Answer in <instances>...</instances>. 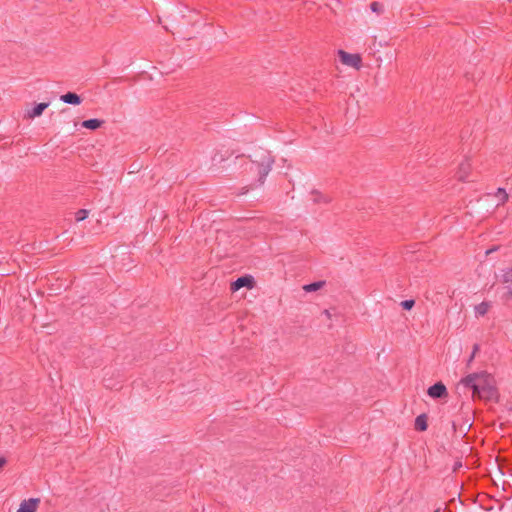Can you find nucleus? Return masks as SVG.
<instances>
[{"label": "nucleus", "mask_w": 512, "mask_h": 512, "mask_svg": "<svg viewBox=\"0 0 512 512\" xmlns=\"http://www.w3.org/2000/svg\"><path fill=\"white\" fill-rule=\"evenodd\" d=\"M461 383L480 399L492 400L497 397L494 377L486 371L471 373L464 377Z\"/></svg>", "instance_id": "obj_1"}, {"label": "nucleus", "mask_w": 512, "mask_h": 512, "mask_svg": "<svg viewBox=\"0 0 512 512\" xmlns=\"http://www.w3.org/2000/svg\"><path fill=\"white\" fill-rule=\"evenodd\" d=\"M49 106V103H38L31 110H28L26 113V117L29 119H33L42 115L44 110Z\"/></svg>", "instance_id": "obj_9"}, {"label": "nucleus", "mask_w": 512, "mask_h": 512, "mask_svg": "<svg viewBox=\"0 0 512 512\" xmlns=\"http://www.w3.org/2000/svg\"><path fill=\"white\" fill-rule=\"evenodd\" d=\"M338 55L342 64L355 69H360L362 59L359 54H350L344 50H339Z\"/></svg>", "instance_id": "obj_3"}, {"label": "nucleus", "mask_w": 512, "mask_h": 512, "mask_svg": "<svg viewBox=\"0 0 512 512\" xmlns=\"http://www.w3.org/2000/svg\"><path fill=\"white\" fill-rule=\"evenodd\" d=\"M40 500L38 498H30L22 501L17 512H35Z\"/></svg>", "instance_id": "obj_6"}, {"label": "nucleus", "mask_w": 512, "mask_h": 512, "mask_svg": "<svg viewBox=\"0 0 512 512\" xmlns=\"http://www.w3.org/2000/svg\"><path fill=\"white\" fill-rule=\"evenodd\" d=\"M400 305L404 310H410L415 305V301L413 299L404 300Z\"/></svg>", "instance_id": "obj_18"}, {"label": "nucleus", "mask_w": 512, "mask_h": 512, "mask_svg": "<svg viewBox=\"0 0 512 512\" xmlns=\"http://www.w3.org/2000/svg\"><path fill=\"white\" fill-rule=\"evenodd\" d=\"M323 314H324L327 318H330V317H331V313H330V311H329V310H327V309L323 311Z\"/></svg>", "instance_id": "obj_22"}, {"label": "nucleus", "mask_w": 512, "mask_h": 512, "mask_svg": "<svg viewBox=\"0 0 512 512\" xmlns=\"http://www.w3.org/2000/svg\"><path fill=\"white\" fill-rule=\"evenodd\" d=\"M489 308H490V303L486 302V301H483L480 304L476 305L475 306L476 316H484L489 311Z\"/></svg>", "instance_id": "obj_13"}, {"label": "nucleus", "mask_w": 512, "mask_h": 512, "mask_svg": "<svg viewBox=\"0 0 512 512\" xmlns=\"http://www.w3.org/2000/svg\"><path fill=\"white\" fill-rule=\"evenodd\" d=\"M428 427L427 423V415L426 414H420L415 419V429L417 431L423 432L426 431Z\"/></svg>", "instance_id": "obj_11"}, {"label": "nucleus", "mask_w": 512, "mask_h": 512, "mask_svg": "<svg viewBox=\"0 0 512 512\" xmlns=\"http://www.w3.org/2000/svg\"><path fill=\"white\" fill-rule=\"evenodd\" d=\"M495 250H496V248H492V249L487 250V252H486V253H487V254H490L491 252H494Z\"/></svg>", "instance_id": "obj_26"}, {"label": "nucleus", "mask_w": 512, "mask_h": 512, "mask_svg": "<svg viewBox=\"0 0 512 512\" xmlns=\"http://www.w3.org/2000/svg\"><path fill=\"white\" fill-rule=\"evenodd\" d=\"M461 466H462V463L461 462H457L455 464L454 470H456L458 467H461Z\"/></svg>", "instance_id": "obj_24"}, {"label": "nucleus", "mask_w": 512, "mask_h": 512, "mask_svg": "<svg viewBox=\"0 0 512 512\" xmlns=\"http://www.w3.org/2000/svg\"><path fill=\"white\" fill-rule=\"evenodd\" d=\"M311 194L313 196L312 200L314 203H328L330 201L327 196L322 195L320 192L316 190L312 191Z\"/></svg>", "instance_id": "obj_15"}, {"label": "nucleus", "mask_w": 512, "mask_h": 512, "mask_svg": "<svg viewBox=\"0 0 512 512\" xmlns=\"http://www.w3.org/2000/svg\"><path fill=\"white\" fill-rule=\"evenodd\" d=\"M324 285H325L324 281H316V282H312V283L304 285L303 289L306 292H315V291L321 289Z\"/></svg>", "instance_id": "obj_14"}, {"label": "nucleus", "mask_w": 512, "mask_h": 512, "mask_svg": "<svg viewBox=\"0 0 512 512\" xmlns=\"http://www.w3.org/2000/svg\"><path fill=\"white\" fill-rule=\"evenodd\" d=\"M103 124V120L94 118L82 121L81 126L89 130H96L100 128Z\"/></svg>", "instance_id": "obj_10"}, {"label": "nucleus", "mask_w": 512, "mask_h": 512, "mask_svg": "<svg viewBox=\"0 0 512 512\" xmlns=\"http://www.w3.org/2000/svg\"><path fill=\"white\" fill-rule=\"evenodd\" d=\"M89 211L86 209H80L75 214V219L77 222L83 221L88 217Z\"/></svg>", "instance_id": "obj_16"}, {"label": "nucleus", "mask_w": 512, "mask_h": 512, "mask_svg": "<svg viewBox=\"0 0 512 512\" xmlns=\"http://www.w3.org/2000/svg\"><path fill=\"white\" fill-rule=\"evenodd\" d=\"M511 296H512V289H511V288H509V289H508V292H507V297H511Z\"/></svg>", "instance_id": "obj_25"}, {"label": "nucleus", "mask_w": 512, "mask_h": 512, "mask_svg": "<svg viewBox=\"0 0 512 512\" xmlns=\"http://www.w3.org/2000/svg\"><path fill=\"white\" fill-rule=\"evenodd\" d=\"M427 394L433 399H441L448 396V391L442 382H437L428 388Z\"/></svg>", "instance_id": "obj_4"}, {"label": "nucleus", "mask_w": 512, "mask_h": 512, "mask_svg": "<svg viewBox=\"0 0 512 512\" xmlns=\"http://www.w3.org/2000/svg\"><path fill=\"white\" fill-rule=\"evenodd\" d=\"M60 100L71 105H80L82 103V98L75 92H67L61 95Z\"/></svg>", "instance_id": "obj_7"}, {"label": "nucleus", "mask_w": 512, "mask_h": 512, "mask_svg": "<svg viewBox=\"0 0 512 512\" xmlns=\"http://www.w3.org/2000/svg\"><path fill=\"white\" fill-rule=\"evenodd\" d=\"M471 168V164L468 160L463 161L460 163L458 171L456 172V177L459 181H466L469 171Z\"/></svg>", "instance_id": "obj_8"}, {"label": "nucleus", "mask_w": 512, "mask_h": 512, "mask_svg": "<svg viewBox=\"0 0 512 512\" xmlns=\"http://www.w3.org/2000/svg\"><path fill=\"white\" fill-rule=\"evenodd\" d=\"M441 511V508H438L437 510H435L434 512H440Z\"/></svg>", "instance_id": "obj_27"}, {"label": "nucleus", "mask_w": 512, "mask_h": 512, "mask_svg": "<svg viewBox=\"0 0 512 512\" xmlns=\"http://www.w3.org/2000/svg\"><path fill=\"white\" fill-rule=\"evenodd\" d=\"M478 351H479V345H478V344H475V345L473 346V351H472V353H474V354L476 355V353H477Z\"/></svg>", "instance_id": "obj_20"}, {"label": "nucleus", "mask_w": 512, "mask_h": 512, "mask_svg": "<svg viewBox=\"0 0 512 512\" xmlns=\"http://www.w3.org/2000/svg\"><path fill=\"white\" fill-rule=\"evenodd\" d=\"M474 357H475V354L471 353V355H470V357L468 359V365L473 361Z\"/></svg>", "instance_id": "obj_23"}, {"label": "nucleus", "mask_w": 512, "mask_h": 512, "mask_svg": "<svg viewBox=\"0 0 512 512\" xmlns=\"http://www.w3.org/2000/svg\"><path fill=\"white\" fill-rule=\"evenodd\" d=\"M5 463H6V459L4 457H0V468H2Z\"/></svg>", "instance_id": "obj_21"}, {"label": "nucleus", "mask_w": 512, "mask_h": 512, "mask_svg": "<svg viewBox=\"0 0 512 512\" xmlns=\"http://www.w3.org/2000/svg\"><path fill=\"white\" fill-rule=\"evenodd\" d=\"M502 281L504 283L512 282V268L503 271Z\"/></svg>", "instance_id": "obj_17"}, {"label": "nucleus", "mask_w": 512, "mask_h": 512, "mask_svg": "<svg viewBox=\"0 0 512 512\" xmlns=\"http://www.w3.org/2000/svg\"><path fill=\"white\" fill-rule=\"evenodd\" d=\"M494 196L498 199L497 206L505 204L509 199L508 193L504 188L501 187L497 189Z\"/></svg>", "instance_id": "obj_12"}, {"label": "nucleus", "mask_w": 512, "mask_h": 512, "mask_svg": "<svg viewBox=\"0 0 512 512\" xmlns=\"http://www.w3.org/2000/svg\"><path fill=\"white\" fill-rule=\"evenodd\" d=\"M251 157V161L253 164V168L258 173V184H264L266 176L272 169L274 164V158L271 156L270 152L267 150H257Z\"/></svg>", "instance_id": "obj_2"}, {"label": "nucleus", "mask_w": 512, "mask_h": 512, "mask_svg": "<svg viewBox=\"0 0 512 512\" xmlns=\"http://www.w3.org/2000/svg\"><path fill=\"white\" fill-rule=\"evenodd\" d=\"M254 278L250 275H245L237 278L234 282L231 283V290L238 291L240 288L247 287L252 288L254 286Z\"/></svg>", "instance_id": "obj_5"}, {"label": "nucleus", "mask_w": 512, "mask_h": 512, "mask_svg": "<svg viewBox=\"0 0 512 512\" xmlns=\"http://www.w3.org/2000/svg\"><path fill=\"white\" fill-rule=\"evenodd\" d=\"M370 8L373 12L380 14L383 11V5L379 2H372Z\"/></svg>", "instance_id": "obj_19"}]
</instances>
